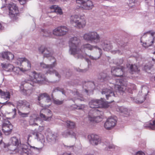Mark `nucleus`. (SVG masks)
Here are the masks:
<instances>
[{"mask_svg": "<svg viewBox=\"0 0 155 155\" xmlns=\"http://www.w3.org/2000/svg\"><path fill=\"white\" fill-rule=\"evenodd\" d=\"M83 38L84 40L87 42L97 44V45H93L89 43L83 45L80 49L82 51V52L81 54V56L82 57L81 58H82L84 57L82 54L84 52L82 49H87L91 51L94 49L97 50L100 54L99 57L96 58H94L91 56L89 57L91 59L96 60L98 59L102 54V50L101 48H102L104 50L107 51H110L112 48V46L110 42L106 39H101L100 35L96 31H90L85 33L83 35Z\"/></svg>", "mask_w": 155, "mask_h": 155, "instance_id": "obj_1", "label": "nucleus"}, {"mask_svg": "<svg viewBox=\"0 0 155 155\" xmlns=\"http://www.w3.org/2000/svg\"><path fill=\"white\" fill-rule=\"evenodd\" d=\"M29 80L25 81V83L22 87H20V90L24 94L27 95H30L31 92L30 88L34 86L35 84L38 83L40 84L45 83L47 79L44 75L41 73L37 74L35 71L31 72L29 76Z\"/></svg>", "mask_w": 155, "mask_h": 155, "instance_id": "obj_2", "label": "nucleus"}, {"mask_svg": "<svg viewBox=\"0 0 155 155\" xmlns=\"http://www.w3.org/2000/svg\"><path fill=\"white\" fill-rule=\"evenodd\" d=\"M39 51L40 52L44 54V57H51L50 59L53 63L52 64L46 65L44 63H41L40 65L41 67L46 68L47 69L46 74H51L55 73L56 76L58 77L60 75L55 70L53 69V68L55 67L57 64L56 61L54 58L52 56V54L51 52L50 48H46L44 46L42 45L39 48Z\"/></svg>", "mask_w": 155, "mask_h": 155, "instance_id": "obj_3", "label": "nucleus"}, {"mask_svg": "<svg viewBox=\"0 0 155 155\" xmlns=\"http://www.w3.org/2000/svg\"><path fill=\"white\" fill-rule=\"evenodd\" d=\"M114 88L116 91L120 93H123L127 90L129 93H132V90L136 88V86L134 84H127L126 80L123 79H117L116 83L114 85Z\"/></svg>", "mask_w": 155, "mask_h": 155, "instance_id": "obj_4", "label": "nucleus"}, {"mask_svg": "<svg viewBox=\"0 0 155 155\" xmlns=\"http://www.w3.org/2000/svg\"><path fill=\"white\" fill-rule=\"evenodd\" d=\"M69 44L70 53L73 55L77 54L78 58H82V56H81V54L82 51L79 48L80 45V39L76 37L72 38L69 40Z\"/></svg>", "mask_w": 155, "mask_h": 155, "instance_id": "obj_5", "label": "nucleus"}, {"mask_svg": "<svg viewBox=\"0 0 155 155\" xmlns=\"http://www.w3.org/2000/svg\"><path fill=\"white\" fill-rule=\"evenodd\" d=\"M11 143L5 144V150L9 153H12L15 151H19L20 148L23 145L20 143V141L16 137H12L10 140Z\"/></svg>", "mask_w": 155, "mask_h": 155, "instance_id": "obj_6", "label": "nucleus"}, {"mask_svg": "<svg viewBox=\"0 0 155 155\" xmlns=\"http://www.w3.org/2000/svg\"><path fill=\"white\" fill-rule=\"evenodd\" d=\"M82 16L78 15H75L71 16L70 23L71 25L78 29L83 28L86 25L85 20L82 18Z\"/></svg>", "mask_w": 155, "mask_h": 155, "instance_id": "obj_7", "label": "nucleus"}, {"mask_svg": "<svg viewBox=\"0 0 155 155\" xmlns=\"http://www.w3.org/2000/svg\"><path fill=\"white\" fill-rule=\"evenodd\" d=\"M19 151L21 155H33L34 150H39V149L34 146H32L28 143V146L23 145L21 147H19Z\"/></svg>", "mask_w": 155, "mask_h": 155, "instance_id": "obj_8", "label": "nucleus"}, {"mask_svg": "<svg viewBox=\"0 0 155 155\" xmlns=\"http://www.w3.org/2000/svg\"><path fill=\"white\" fill-rule=\"evenodd\" d=\"M8 8L9 10V15L13 21L16 20L19 14L18 7L15 4L12 3L9 4Z\"/></svg>", "mask_w": 155, "mask_h": 155, "instance_id": "obj_9", "label": "nucleus"}, {"mask_svg": "<svg viewBox=\"0 0 155 155\" xmlns=\"http://www.w3.org/2000/svg\"><path fill=\"white\" fill-rule=\"evenodd\" d=\"M155 40V37H150V35L147 34H144L141 38L140 41L143 42V45L145 47H148L151 46Z\"/></svg>", "mask_w": 155, "mask_h": 155, "instance_id": "obj_10", "label": "nucleus"}, {"mask_svg": "<svg viewBox=\"0 0 155 155\" xmlns=\"http://www.w3.org/2000/svg\"><path fill=\"white\" fill-rule=\"evenodd\" d=\"M89 105L90 107L92 108L106 107L107 105L105 104L104 99L101 98V100L93 99L89 103Z\"/></svg>", "mask_w": 155, "mask_h": 155, "instance_id": "obj_11", "label": "nucleus"}, {"mask_svg": "<svg viewBox=\"0 0 155 155\" xmlns=\"http://www.w3.org/2000/svg\"><path fill=\"white\" fill-rule=\"evenodd\" d=\"M52 112L48 109H42L40 111V116L43 120L47 121L51 120L52 117Z\"/></svg>", "mask_w": 155, "mask_h": 155, "instance_id": "obj_12", "label": "nucleus"}, {"mask_svg": "<svg viewBox=\"0 0 155 155\" xmlns=\"http://www.w3.org/2000/svg\"><path fill=\"white\" fill-rule=\"evenodd\" d=\"M2 128L3 131L6 135H8L11 132L13 126L8 120L4 119L2 123Z\"/></svg>", "mask_w": 155, "mask_h": 155, "instance_id": "obj_13", "label": "nucleus"}, {"mask_svg": "<svg viewBox=\"0 0 155 155\" xmlns=\"http://www.w3.org/2000/svg\"><path fill=\"white\" fill-rule=\"evenodd\" d=\"M68 30L66 27L61 26L54 29L53 31V34L57 36H62L67 33Z\"/></svg>", "mask_w": 155, "mask_h": 155, "instance_id": "obj_14", "label": "nucleus"}, {"mask_svg": "<svg viewBox=\"0 0 155 155\" xmlns=\"http://www.w3.org/2000/svg\"><path fill=\"white\" fill-rule=\"evenodd\" d=\"M25 62L27 63V64L26 66L24 68H23L24 71L25 72L30 70L31 68V63L28 59L25 58H18L17 60L15 63L17 65H21L22 63L23 62Z\"/></svg>", "mask_w": 155, "mask_h": 155, "instance_id": "obj_15", "label": "nucleus"}, {"mask_svg": "<svg viewBox=\"0 0 155 155\" xmlns=\"http://www.w3.org/2000/svg\"><path fill=\"white\" fill-rule=\"evenodd\" d=\"M17 107L18 108H22L23 110L30 111V105L29 103L25 101L20 100L16 102Z\"/></svg>", "mask_w": 155, "mask_h": 155, "instance_id": "obj_16", "label": "nucleus"}, {"mask_svg": "<svg viewBox=\"0 0 155 155\" xmlns=\"http://www.w3.org/2000/svg\"><path fill=\"white\" fill-rule=\"evenodd\" d=\"M88 137L90 143L92 145H96L101 142V139L97 135H89L88 136Z\"/></svg>", "mask_w": 155, "mask_h": 155, "instance_id": "obj_17", "label": "nucleus"}, {"mask_svg": "<svg viewBox=\"0 0 155 155\" xmlns=\"http://www.w3.org/2000/svg\"><path fill=\"white\" fill-rule=\"evenodd\" d=\"M116 120L113 118H109L104 124V127L107 129L110 130L114 127L116 123Z\"/></svg>", "mask_w": 155, "mask_h": 155, "instance_id": "obj_18", "label": "nucleus"}, {"mask_svg": "<svg viewBox=\"0 0 155 155\" xmlns=\"http://www.w3.org/2000/svg\"><path fill=\"white\" fill-rule=\"evenodd\" d=\"M124 68L122 66H120V68H118L113 67L111 70V73L113 75L115 76L120 77L123 73Z\"/></svg>", "mask_w": 155, "mask_h": 155, "instance_id": "obj_19", "label": "nucleus"}, {"mask_svg": "<svg viewBox=\"0 0 155 155\" xmlns=\"http://www.w3.org/2000/svg\"><path fill=\"white\" fill-rule=\"evenodd\" d=\"M97 109H96L90 111L88 115V119L90 121L96 122L99 121L98 119L100 118V117L96 116L97 111Z\"/></svg>", "mask_w": 155, "mask_h": 155, "instance_id": "obj_20", "label": "nucleus"}, {"mask_svg": "<svg viewBox=\"0 0 155 155\" xmlns=\"http://www.w3.org/2000/svg\"><path fill=\"white\" fill-rule=\"evenodd\" d=\"M111 89H109L106 88L103 89L101 93L102 94H105L107 100H111L112 98L115 96V94L114 92L112 91L113 89L112 87Z\"/></svg>", "mask_w": 155, "mask_h": 155, "instance_id": "obj_21", "label": "nucleus"}, {"mask_svg": "<svg viewBox=\"0 0 155 155\" xmlns=\"http://www.w3.org/2000/svg\"><path fill=\"white\" fill-rule=\"evenodd\" d=\"M0 55L2 58L9 61L12 60L14 58V55L8 51L3 52L0 53Z\"/></svg>", "mask_w": 155, "mask_h": 155, "instance_id": "obj_22", "label": "nucleus"}, {"mask_svg": "<svg viewBox=\"0 0 155 155\" xmlns=\"http://www.w3.org/2000/svg\"><path fill=\"white\" fill-rule=\"evenodd\" d=\"M32 134L35 136V138L38 141H40L42 143H44L45 142V138L44 136L41 133L37 131L33 132Z\"/></svg>", "mask_w": 155, "mask_h": 155, "instance_id": "obj_23", "label": "nucleus"}, {"mask_svg": "<svg viewBox=\"0 0 155 155\" xmlns=\"http://www.w3.org/2000/svg\"><path fill=\"white\" fill-rule=\"evenodd\" d=\"M42 100L48 103L51 102V99L50 96L46 93H44L41 94L38 97V100L40 101Z\"/></svg>", "mask_w": 155, "mask_h": 155, "instance_id": "obj_24", "label": "nucleus"}, {"mask_svg": "<svg viewBox=\"0 0 155 155\" xmlns=\"http://www.w3.org/2000/svg\"><path fill=\"white\" fill-rule=\"evenodd\" d=\"M94 7L92 2L90 0H88L84 2L83 7V9L86 10H89L92 9Z\"/></svg>", "mask_w": 155, "mask_h": 155, "instance_id": "obj_25", "label": "nucleus"}, {"mask_svg": "<svg viewBox=\"0 0 155 155\" xmlns=\"http://www.w3.org/2000/svg\"><path fill=\"white\" fill-rule=\"evenodd\" d=\"M1 65L2 68L5 71L8 72L12 71L14 68V66L10 64L2 63Z\"/></svg>", "mask_w": 155, "mask_h": 155, "instance_id": "obj_26", "label": "nucleus"}, {"mask_svg": "<svg viewBox=\"0 0 155 155\" xmlns=\"http://www.w3.org/2000/svg\"><path fill=\"white\" fill-rule=\"evenodd\" d=\"M39 118L37 117L35 114L32 115L29 121L30 124L31 125H38V122L39 120Z\"/></svg>", "mask_w": 155, "mask_h": 155, "instance_id": "obj_27", "label": "nucleus"}, {"mask_svg": "<svg viewBox=\"0 0 155 155\" xmlns=\"http://www.w3.org/2000/svg\"><path fill=\"white\" fill-rule=\"evenodd\" d=\"M23 68H20L18 67H14L13 70V71L15 74L17 75H21L23 73L25 72Z\"/></svg>", "mask_w": 155, "mask_h": 155, "instance_id": "obj_28", "label": "nucleus"}, {"mask_svg": "<svg viewBox=\"0 0 155 155\" xmlns=\"http://www.w3.org/2000/svg\"><path fill=\"white\" fill-rule=\"evenodd\" d=\"M51 9L53 10V11L55 12L58 14L61 15L62 14V12L61 9L56 5H53L51 6Z\"/></svg>", "mask_w": 155, "mask_h": 155, "instance_id": "obj_29", "label": "nucleus"}, {"mask_svg": "<svg viewBox=\"0 0 155 155\" xmlns=\"http://www.w3.org/2000/svg\"><path fill=\"white\" fill-rule=\"evenodd\" d=\"M71 95H73L72 96H74L72 99L73 101H74L77 99L80 100L81 101H84L82 97L79 94V93L77 91H76L75 92H72L71 93Z\"/></svg>", "mask_w": 155, "mask_h": 155, "instance_id": "obj_30", "label": "nucleus"}, {"mask_svg": "<svg viewBox=\"0 0 155 155\" xmlns=\"http://www.w3.org/2000/svg\"><path fill=\"white\" fill-rule=\"evenodd\" d=\"M62 134L63 136L65 137H68V135H71L72 137H74L76 138V134L72 131H65L62 133Z\"/></svg>", "mask_w": 155, "mask_h": 155, "instance_id": "obj_31", "label": "nucleus"}, {"mask_svg": "<svg viewBox=\"0 0 155 155\" xmlns=\"http://www.w3.org/2000/svg\"><path fill=\"white\" fill-rule=\"evenodd\" d=\"M66 125L68 128L73 129L75 127L76 125L74 122L68 120L66 122Z\"/></svg>", "mask_w": 155, "mask_h": 155, "instance_id": "obj_32", "label": "nucleus"}, {"mask_svg": "<svg viewBox=\"0 0 155 155\" xmlns=\"http://www.w3.org/2000/svg\"><path fill=\"white\" fill-rule=\"evenodd\" d=\"M147 126L145 125V127L149 128L152 130L155 129V120L150 121L149 123H147Z\"/></svg>", "mask_w": 155, "mask_h": 155, "instance_id": "obj_33", "label": "nucleus"}, {"mask_svg": "<svg viewBox=\"0 0 155 155\" xmlns=\"http://www.w3.org/2000/svg\"><path fill=\"white\" fill-rule=\"evenodd\" d=\"M10 97L11 95L9 92L3 91L1 98L6 100H8L10 99Z\"/></svg>", "mask_w": 155, "mask_h": 155, "instance_id": "obj_34", "label": "nucleus"}, {"mask_svg": "<svg viewBox=\"0 0 155 155\" xmlns=\"http://www.w3.org/2000/svg\"><path fill=\"white\" fill-rule=\"evenodd\" d=\"M130 73L133 74L134 72H137L139 71L138 68L135 64L131 65L130 66Z\"/></svg>", "mask_w": 155, "mask_h": 155, "instance_id": "obj_35", "label": "nucleus"}, {"mask_svg": "<svg viewBox=\"0 0 155 155\" xmlns=\"http://www.w3.org/2000/svg\"><path fill=\"white\" fill-rule=\"evenodd\" d=\"M77 5L79 8L83 9L84 2L83 0H76Z\"/></svg>", "mask_w": 155, "mask_h": 155, "instance_id": "obj_36", "label": "nucleus"}, {"mask_svg": "<svg viewBox=\"0 0 155 155\" xmlns=\"http://www.w3.org/2000/svg\"><path fill=\"white\" fill-rule=\"evenodd\" d=\"M127 109L124 107H118L117 108V111L120 112L125 113V112L127 111Z\"/></svg>", "mask_w": 155, "mask_h": 155, "instance_id": "obj_37", "label": "nucleus"}, {"mask_svg": "<svg viewBox=\"0 0 155 155\" xmlns=\"http://www.w3.org/2000/svg\"><path fill=\"white\" fill-rule=\"evenodd\" d=\"M84 107L85 105L83 104H81L80 105H74L73 106V107L74 109L78 110H82Z\"/></svg>", "mask_w": 155, "mask_h": 155, "instance_id": "obj_38", "label": "nucleus"}, {"mask_svg": "<svg viewBox=\"0 0 155 155\" xmlns=\"http://www.w3.org/2000/svg\"><path fill=\"white\" fill-rule=\"evenodd\" d=\"M18 114L19 115L22 117H28L29 115V113H22L21 111H19L18 112Z\"/></svg>", "mask_w": 155, "mask_h": 155, "instance_id": "obj_39", "label": "nucleus"}, {"mask_svg": "<svg viewBox=\"0 0 155 155\" xmlns=\"http://www.w3.org/2000/svg\"><path fill=\"white\" fill-rule=\"evenodd\" d=\"M53 102L54 104L57 105H60L62 104L63 102V101H60L57 99H54L53 100Z\"/></svg>", "mask_w": 155, "mask_h": 155, "instance_id": "obj_40", "label": "nucleus"}, {"mask_svg": "<svg viewBox=\"0 0 155 155\" xmlns=\"http://www.w3.org/2000/svg\"><path fill=\"white\" fill-rule=\"evenodd\" d=\"M100 75L101 76V79H103L104 80H106L107 76L106 74L104 73H101L100 74Z\"/></svg>", "mask_w": 155, "mask_h": 155, "instance_id": "obj_41", "label": "nucleus"}, {"mask_svg": "<svg viewBox=\"0 0 155 155\" xmlns=\"http://www.w3.org/2000/svg\"><path fill=\"white\" fill-rule=\"evenodd\" d=\"M0 146L1 147H3L4 150L5 152H7V151H5V144L3 142L2 140L0 142Z\"/></svg>", "mask_w": 155, "mask_h": 155, "instance_id": "obj_42", "label": "nucleus"}, {"mask_svg": "<svg viewBox=\"0 0 155 155\" xmlns=\"http://www.w3.org/2000/svg\"><path fill=\"white\" fill-rule=\"evenodd\" d=\"M32 137V134H29L28 136H27L26 137L27 140V141L28 142L30 141L31 140H30V138Z\"/></svg>", "mask_w": 155, "mask_h": 155, "instance_id": "obj_43", "label": "nucleus"}, {"mask_svg": "<svg viewBox=\"0 0 155 155\" xmlns=\"http://www.w3.org/2000/svg\"><path fill=\"white\" fill-rule=\"evenodd\" d=\"M147 34H148L150 35V37L152 36L153 37H154L153 36V35L154 34H155V32H153V31H149V32L147 33H145V34H146V35H147Z\"/></svg>", "mask_w": 155, "mask_h": 155, "instance_id": "obj_44", "label": "nucleus"}, {"mask_svg": "<svg viewBox=\"0 0 155 155\" xmlns=\"http://www.w3.org/2000/svg\"><path fill=\"white\" fill-rule=\"evenodd\" d=\"M44 129V127L43 126H39L38 128V131L39 132H41Z\"/></svg>", "mask_w": 155, "mask_h": 155, "instance_id": "obj_45", "label": "nucleus"}, {"mask_svg": "<svg viewBox=\"0 0 155 155\" xmlns=\"http://www.w3.org/2000/svg\"><path fill=\"white\" fill-rule=\"evenodd\" d=\"M136 155H145L144 153L141 151H139L136 153Z\"/></svg>", "mask_w": 155, "mask_h": 155, "instance_id": "obj_46", "label": "nucleus"}, {"mask_svg": "<svg viewBox=\"0 0 155 155\" xmlns=\"http://www.w3.org/2000/svg\"><path fill=\"white\" fill-rule=\"evenodd\" d=\"M20 4L21 5L24 4L26 2V0H18Z\"/></svg>", "mask_w": 155, "mask_h": 155, "instance_id": "obj_47", "label": "nucleus"}, {"mask_svg": "<svg viewBox=\"0 0 155 155\" xmlns=\"http://www.w3.org/2000/svg\"><path fill=\"white\" fill-rule=\"evenodd\" d=\"M146 97L145 96H144V97H143L142 98V100H140L139 101V102L140 103H142L145 100Z\"/></svg>", "mask_w": 155, "mask_h": 155, "instance_id": "obj_48", "label": "nucleus"}, {"mask_svg": "<svg viewBox=\"0 0 155 155\" xmlns=\"http://www.w3.org/2000/svg\"><path fill=\"white\" fill-rule=\"evenodd\" d=\"M115 53H117L119 54H122V53L120 52V51L119 50H115Z\"/></svg>", "mask_w": 155, "mask_h": 155, "instance_id": "obj_49", "label": "nucleus"}, {"mask_svg": "<svg viewBox=\"0 0 155 155\" xmlns=\"http://www.w3.org/2000/svg\"><path fill=\"white\" fill-rule=\"evenodd\" d=\"M92 91V89H90V87H88V89L85 90V91L87 93L89 91Z\"/></svg>", "mask_w": 155, "mask_h": 155, "instance_id": "obj_50", "label": "nucleus"}, {"mask_svg": "<svg viewBox=\"0 0 155 155\" xmlns=\"http://www.w3.org/2000/svg\"><path fill=\"white\" fill-rule=\"evenodd\" d=\"M2 103L0 102V104H1ZM4 105H5V104H10L11 103L9 102H8V101H6L5 103H2Z\"/></svg>", "mask_w": 155, "mask_h": 155, "instance_id": "obj_51", "label": "nucleus"}, {"mask_svg": "<svg viewBox=\"0 0 155 155\" xmlns=\"http://www.w3.org/2000/svg\"><path fill=\"white\" fill-rule=\"evenodd\" d=\"M66 147H67V148H69L71 149V150H73V146H66Z\"/></svg>", "mask_w": 155, "mask_h": 155, "instance_id": "obj_52", "label": "nucleus"}, {"mask_svg": "<svg viewBox=\"0 0 155 155\" xmlns=\"http://www.w3.org/2000/svg\"><path fill=\"white\" fill-rule=\"evenodd\" d=\"M115 148V147L114 146V145H110L109 146V149L113 148Z\"/></svg>", "mask_w": 155, "mask_h": 155, "instance_id": "obj_53", "label": "nucleus"}, {"mask_svg": "<svg viewBox=\"0 0 155 155\" xmlns=\"http://www.w3.org/2000/svg\"><path fill=\"white\" fill-rule=\"evenodd\" d=\"M3 91L1 89H0V97H2Z\"/></svg>", "mask_w": 155, "mask_h": 155, "instance_id": "obj_54", "label": "nucleus"}, {"mask_svg": "<svg viewBox=\"0 0 155 155\" xmlns=\"http://www.w3.org/2000/svg\"><path fill=\"white\" fill-rule=\"evenodd\" d=\"M58 0H50V2H56Z\"/></svg>", "mask_w": 155, "mask_h": 155, "instance_id": "obj_55", "label": "nucleus"}, {"mask_svg": "<svg viewBox=\"0 0 155 155\" xmlns=\"http://www.w3.org/2000/svg\"><path fill=\"white\" fill-rule=\"evenodd\" d=\"M90 85L91 86H92L93 88H94V83H91V84H90Z\"/></svg>", "mask_w": 155, "mask_h": 155, "instance_id": "obj_56", "label": "nucleus"}, {"mask_svg": "<svg viewBox=\"0 0 155 155\" xmlns=\"http://www.w3.org/2000/svg\"><path fill=\"white\" fill-rule=\"evenodd\" d=\"M79 72H84V70H81V69H79V70L78 71Z\"/></svg>", "mask_w": 155, "mask_h": 155, "instance_id": "obj_57", "label": "nucleus"}, {"mask_svg": "<svg viewBox=\"0 0 155 155\" xmlns=\"http://www.w3.org/2000/svg\"><path fill=\"white\" fill-rule=\"evenodd\" d=\"M120 64H122L123 62V60L122 59L120 60Z\"/></svg>", "mask_w": 155, "mask_h": 155, "instance_id": "obj_58", "label": "nucleus"}, {"mask_svg": "<svg viewBox=\"0 0 155 155\" xmlns=\"http://www.w3.org/2000/svg\"><path fill=\"white\" fill-rule=\"evenodd\" d=\"M56 90H57V91L59 90L58 88H57L56 89H54L53 90V92L55 91Z\"/></svg>", "mask_w": 155, "mask_h": 155, "instance_id": "obj_59", "label": "nucleus"}, {"mask_svg": "<svg viewBox=\"0 0 155 155\" xmlns=\"http://www.w3.org/2000/svg\"><path fill=\"white\" fill-rule=\"evenodd\" d=\"M49 35H50V34H48V35H44L46 37H48V36H49Z\"/></svg>", "mask_w": 155, "mask_h": 155, "instance_id": "obj_60", "label": "nucleus"}, {"mask_svg": "<svg viewBox=\"0 0 155 155\" xmlns=\"http://www.w3.org/2000/svg\"><path fill=\"white\" fill-rule=\"evenodd\" d=\"M70 74V73L69 72H68V74H67V76H66V77H68V75H69Z\"/></svg>", "mask_w": 155, "mask_h": 155, "instance_id": "obj_61", "label": "nucleus"}, {"mask_svg": "<svg viewBox=\"0 0 155 155\" xmlns=\"http://www.w3.org/2000/svg\"><path fill=\"white\" fill-rule=\"evenodd\" d=\"M1 27H2L1 25V24L0 23V29H1Z\"/></svg>", "mask_w": 155, "mask_h": 155, "instance_id": "obj_62", "label": "nucleus"}, {"mask_svg": "<svg viewBox=\"0 0 155 155\" xmlns=\"http://www.w3.org/2000/svg\"><path fill=\"white\" fill-rule=\"evenodd\" d=\"M113 101L111 100L110 101H109V102H113Z\"/></svg>", "mask_w": 155, "mask_h": 155, "instance_id": "obj_63", "label": "nucleus"}, {"mask_svg": "<svg viewBox=\"0 0 155 155\" xmlns=\"http://www.w3.org/2000/svg\"><path fill=\"white\" fill-rule=\"evenodd\" d=\"M62 91V93H63V94H64V91Z\"/></svg>", "mask_w": 155, "mask_h": 155, "instance_id": "obj_64", "label": "nucleus"}]
</instances>
